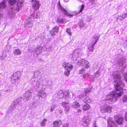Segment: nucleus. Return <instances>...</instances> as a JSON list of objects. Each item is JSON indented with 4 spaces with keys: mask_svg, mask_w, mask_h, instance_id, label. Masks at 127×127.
<instances>
[{
    "mask_svg": "<svg viewBox=\"0 0 127 127\" xmlns=\"http://www.w3.org/2000/svg\"><path fill=\"white\" fill-rule=\"evenodd\" d=\"M114 82L115 83L114 86L116 90L112 92L110 94L106 96L107 100L114 102L117 100L119 97L124 94L125 89L122 88L124 86V84L121 80V76L119 72L116 71L113 74Z\"/></svg>",
    "mask_w": 127,
    "mask_h": 127,
    "instance_id": "obj_1",
    "label": "nucleus"
},
{
    "mask_svg": "<svg viewBox=\"0 0 127 127\" xmlns=\"http://www.w3.org/2000/svg\"><path fill=\"white\" fill-rule=\"evenodd\" d=\"M23 6V2L18 1L17 2L16 6L15 8L11 7L9 10V14L10 15H14L16 13V11L19 12L20 10L21 9Z\"/></svg>",
    "mask_w": 127,
    "mask_h": 127,
    "instance_id": "obj_2",
    "label": "nucleus"
},
{
    "mask_svg": "<svg viewBox=\"0 0 127 127\" xmlns=\"http://www.w3.org/2000/svg\"><path fill=\"white\" fill-rule=\"evenodd\" d=\"M99 37L95 35L93 37V39L88 46V49L91 52H93L94 50V46L98 40Z\"/></svg>",
    "mask_w": 127,
    "mask_h": 127,
    "instance_id": "obj_3",
    "label": "nucleus"
},
{
    "mask_svg": "<svg viewBox=\"0 0 127 127\" xmlns=\"http://www.w3.org/2000/svg\"><path fill=\"white\" fill-rule=\"evenodd\" d=\"M77 64L80 66H84V67L86 68H88L90 67L89 62L84 59L78 61Z\"/></svg>",
    "mask_w": 127,
    "mask_h": 127,
    "instance_id": "obj_4",
    "label": "nucleus"
},
{
    "mask_svg": "<svg viewBox=\"0 0 127 127\" xmlns=\"http://www.w3.org/2000/svg\"><path fill=\"white\" fill-rule=\"evenodd\" d=\"M20 75L19 72H17L12 75L11 77V81L12 83H15L20 79Z\"/></svg>",
    "mask_w": 127,
    "mask_h": 127,
    "instance_id": "obj_5",
    "label": "nucleus"
},
{
    "mask_svg": "<svg viewBox=\"0 0 127 127\" xmlns=\"http://www.w3.org/2000/svg\"><path fill=\"white\" fill-rule=\"evenodd\" d=\"M32 7L35 10H38L40 4L39 3V1L36 0H32Z\"/></svg>",
    "mask_w": 127,
    "mask_h": 127,
    "instance_id": "obj_6",
    "label": "nucleus"
},
{
    "mask_svg": "<svg viewBox=\"0 0 127 127\" xmlns=\"http://www.w3.org/2000/svg\"><path fill=\"white\" fill-rule=\"evenodd\" d=\"M58 6V9L60 10H61L64 14L67 16H69L70 18H71L72 16V15H71L68 13L66 10L61 6L60 1L59 2Z\"/></svg>",
    "mask_w": 127,
    "mask_h": 127,
    "instance_id": "obj_7",
    "label": "nucleus"
},
{
    "mask_svg": "<svg viewBox=\"0 0 127 127\" xmlns=\"http://www.w3.org/2000/svg\"><path fill=\"white\" fill-rule=\"evenodd\" d=\"M63 66L65 69H66L71 71L73 69V65L70 63L64 62L63 64Z\"/></svg>",
    "mask_w": 127,
    "mask_h": 127,
    "instance_id": "obj_8",
    "label": "nucleus"
},
{
    "mask_svg": "<svg viewBox=\"0 0 127 127\" xmlns=\"http://www.w3.org/2000/svg\"><path fill=\"white\" fill-rule=\"evenodd\" d=\"M107 121L108 124V127H116L115 123L113 121L112 118H108L107 119Z\"/></svg>",
    "mask_w": 127,
    "mask_h": 127,
    "instance_id": "obj_9",
    "label": "nucleus"
},
{
    "mask_svg": "<svg viewBox=\"0 0 127 127\" xmlns=\"http://www.w3.org/2000/svg\"><path fill=\"white\" fill-rule=\"evenodd\" d=\"M91 119L89 116H84L82 119V121L87 125L90 124L91 123Z\"/></svg>",
    "mask_w": 127,
    "mask_h": 127,
    "instance_id": "obj_10",
    "label": "nucleus"
},
{
    "mask_svg": "<svg viewBox=\"0 0 127 127\" xmlns=\"http://www.w3.org/2000/svg\"><path fill=\"white\" fill-rule=\"evenodd\" d=\"M118 63L120 66H122L124 68L126 65V59L125 58H123L120 59L118 61Z\"/></svg>",
    "mask_w": 127,
    "mask_h": 127,
    "instance_id": "obj_11",
    "label": "nucleus"
},
{
    "mask_svg": "<svg viewBox=\"0 0 127 127\" xmlns=\"http://www.w3.org/2000/svg\"><path fill=\"white\" fill-rule=\"evenodd\" d=\"M112 109L111 107L109 106H107L106 107L104 106L102 107L101 108V110L102 111L104 112H106L109 113H110L111 112V110Z\"/></svg>",
    "mask_w": 127,
    "mask_h": 127,
    "instance_id": "obj_12",
    "label": "nucleus"
},
{
    "mask_svg": "<svg viewBox=\"0 0 127 127\" xmlns=\"http://www.w3.org/2000/svg\"><path fill=\"white\" fill-rule=\"evenodd\" d=\"M115 120L118 124H121L123 121V119L122 117L115 116L114 117Z\"/></svg>",
    "mask_w": 127,
    "mask_h": 127,
    "instance_id": "obj_13",
    "label": "nucleus"
},
{
    "mask_svg": "<svg viewBox=\"0 0 127 127\" xmlns=\"http://www.w3.org/2000/svg\"><path fill=\"white\" fill-rule=\"evenodd\" d=\"M36 86L40 91H44L45 89L44 84L43 83L40 84L38 82H37Z\"/></svg>",
    "mask_w": 127,
    "mask_h": 127,
    "instance_id": "obj_14",
    "label": "nucleus"
},
{
    "mask_svg": "<svg viewBox=\"0 0 127 127\" xmlns=\"http://www.w3.org/2000/svg\"><path fill=\"white\" fill-rule=\"evenodd\" d=\"M62 105L65 109V111L66 112L68 111L70 109V105L69 103L65 102L62 103Z\"/></svg>",
    "mask_w": 127,
    "mask_h": 127,
    "instance_id": "obj_15",
    "label": "nucleus"
},
{
    "mask_svg": "<svg viewBox=\"0 0 127 127\" xmlns=\"http://www.w3.org/2000/svg\"><path fill=\"white\" fill-rule=\"evenodd\" d=\"M73 95V94L71 92H69L67 91H66L64 93L65 99L66 100H68L71 97L70 94Z\"/></svg>",
    "mask_w": 127,
    "mask_h": 127,
    "instance_id": "obj_16",
    "label": "nucleus"
},
{
    "mask_svg": "<svg viewBox=\"0 0 127 127\" xmlns=\"http://www.w3.org/2000/svg\"><path fill=\"white\" fill-rule=\"evenodd\" d=\"M6 6L5 3V1L4 0L3 1L1 2L0 4V11L3 10L4 8H5Z\"/></svg>",
    "mask_w": 127,
    "mask_h": 127,
    "instance_id": "obj_17",
    "label": "nucleus"
},
{
    "mask_svg": "<svg viewBox=\"0 0 127 127\" xmlns=\"http://www.w3.org/2000/svg\"><path fill=\"white\" fill-rule=\"evenodd\" d=\"M32 93L30 91L26 92L25 94V98L28 100L32 97Z\"/></svg>",
    "mask_w": 127,
    "mask_h": 127,
    "instance_id": "obj_18",
    "label": "nucleus"
},
{
    "mask_svg": "<svg viewBox=\"0 0 127 127\" xmlns=\"http://www.w3.org/2000/svg\"><path fill=\"white\" fill-rule=\"evenodd\" d=\"M42 91H39L37 95L42 98H45L46 97V93Z\"/></svg>",
    "mask_w": 127,
    "mask_h": 127,
    "instance_id": "obj_19",
    "label": "nucleus"
},
{
    "mask_svg": "<svg viewBox=\"0 0 127 127\" xmlns=\"http://www.w3.org/2000/svg\"><path fill=\"white\" fill-rule=\"evenodd\" d=\"M80 51V50L79 49H76L74 52L73 56H74L76 58L78 57Z\"/></svg>",
    "mask_w": 127,
    "mask_h": 127,
    "instance_id": "obj_20",
    "label": "nucleus"
},
{
    "mask_svg": "<svg viewBox=\"0 0 127 127\" xmlns=\"http://www.w3.org/2000/svg\"><path fill=\"white\" fill-rule=\"evenodd\" d=\"M62 122L60 120L56 121L53 122V127H58L61 124Z\"/></svg>",
    "mask_w": 127,
    "mask_h": 127,
    "instance_id": "obj_21",
    "label": "nucleus"
},
{
    "mask_svg": "<svg viewBox=\"0 0 127 127\" xmlns=\"http://www.w3.org/2000/svg\"><path fill=\"white\" fill-rule=\"evenodd\" d=\"M57 98L58 99L62 98L64 95L63 91L61 90L58 93Z\"/></svg>",
    "mask_w": 127,
    "mask_h": 127,
    "instance_id": "obj_22",
    "label": "nucleus"
},
{
    "mask_svg": "<svg viewBox=\"0 0 127 127\" xmlns=\"http://www.w3.org/2000/svg\"><path fill=\"white\" fill-rule=\"evenodd\" d=\"M71 106L73 108H77L80 107V105L78 102L75 101L72 104Z\"/></svg>",
    "mask_w": 127,
    "mask_h": 127,
    "instance_id": "obj_23",
    "label": "nucleus"
},
{
    "mask_svg": "<svg viewBox=\"0 0 127 127\" xmlns=\"http://www.w3.org/2000/svg\"><path fill=\"white\" fill-rule=\"evenodd\" d=\"M17 105V104L13 101V103L9 107V108L10 111L16 108Z\"/></svg>",
    "mask_w": 127,
    "mask_h": 127,
    "instance_id": "obj_24",
    "label": "nucleus"
},
{
    "mask_svg": "<svg viewBox=\"0 0 127 127\" xmlns=\"http://www.w3.org/2000/svg\"><path fill=\"white\" fill-rule=\"evenodd\" d=\"M47 121V119H44L41 121L40 123V126L42 127H44L46 124Z\"/></svg>",
    "mask_w": 127,
    "mask_h": 127,
    "instance_id": "obj_25",
    "label": "nucleus"
},
{
    "mask_svg": "<svg viewBox=\"0 0 127 127\" xmlns=\"http://www.w3.org/2000/svg\"><path fill=\"white\" fill-rule=\"evenodd\" d=\"M22 97H19L17 99L14 100V102L18 104L20 102L22 101Z\"/></svg>",
    "mask_w": 127,
    "mask_h": 127,
    "instance_id": "obj_26",
    "label": "nucleus"
},
{
    "mask_svg": "<svg viewBox=\"0 0 127 127\" xmlns=\"http://www.w3.org/2000/svg\"><path fill=\"white\" fill-rule=\"evenodd\" d=\"M14 53L17 55H20L21 54V51L19 49H15L14 51Z\"/></svg>",
    "mask_w": 127,
    "mask_h": 127,
    "instance_id": "obj_27",
    "label": "nucleus"
},
{
    "mask_svg": "<svg viewBox=\"0 0 127 127\" xmlns=\"http://www.w3.org/2000/svg\"><path fill=\"white\" fill-rule=\"evenodd\" d=\"M83 101L85 102L90 103L91 102V100L90 98L87 96H86Z\"/></svg>",
    "mask_w": 127,
    "mask_h": 127,
    "instance_id": "obj_28",
    "label": "nucleus"
},
{
    "mask_svg": "<svg viewBox=\"0 0 127 127\" xmlns=\"http://www.w3.org/2000/svg\"><path fill=\"white\" fill-rule=\"evenodd\" d=\"M90 108V106L86 104L84 105L83 107V109L85 110H89Z\"/></svg>",
    "mask_w": 127,
    "mask_h": 127,
    "instance_id": "obj_29",
    "label": "nucleus"
},
{
    "mask_svg": "<svg viewBox=\"0 0 127 127\" xmlns=\"http://www.w3.org/2000/svg\"><path fill=\"white\" fill-rule=\"evenodd\" d=\"M65 71L64 72V74L66 76H68L69 75L71 70H69L66 69H65Z\"/></svg>",
    "mask_w": 127,
    "mask_h": 127,
    "instance_id": "obj_30",
    "label": "nucleus"
},
{
    "mask_svg": "<svg viewBox=\"0 0 127 127\" xmlns=\"http://www.w3.org/2000/svg\"><path fill=\"white\" fill-rule=\"evenodd\" d=\"M57 22L59 23H63L64 22V19L60 18H58L57 19Z\"/></svg>",
    "mask_w": 127,
    "mask_h": 127,
    "instance_id": "obj_31",
    "label": "nucleus"
},
{
    "mask_svg": "<svg viewBox=\"0 0 127 127\" xmlns=\"http://www.w3.org/2000/svg\"><path fill=\"white\" fill-rule=\"evenodd\" d=\"M127 16V13H125L122 15H121L120 16V17L121 18V19H120L122 20L125 18Z\"/></svg>",
    "mask_w": 127,
    "mask_h": 127,
    "instance_id": "obj_32",
    "label": "nucleus"
},
{
    "mask_svg": "<svg viewBox=\"0 0 127 127\" xmlns=\"http://www.w3.org/2000/svg\"><path fill=\"white\" fill-rule=\"evenodd\" d=\"M59 28L58 26H56L55 27L53 28L52 30L54 31L56 33H57L59 31Z\"/></svg>",
    "mask_w": 127,
    "mask_h": 127,
    "instance_id": "obj_33",
    "label": "nucleus"
},
{
    "mask_svg": "<svg viewBox=\"0 0 127 127\" xmlns=\"http://www.w3.org/2000/svg\"><path fill=\"white\" fill-rule=\"evenodd\" d=\"M52 82L51 80H49L46 82V85L50 87L52 86Z\"/></svg>",
    "mask_w": 127,
    "mask_h": 127,
    "instance_id": "obj_34",
    "label": "nucleus"
},
{
    "mask_svg": "<svg viewBox=\"0 0 127 127\" xmlns=\"http://www.w3.org/2000/svg\"><path fill=\"white\" fill-rule=\"evenodd\" d=\"M85 68L83 67V68L79 70V73L80 74H83L84 73L86 70L85 69Z\"/></svg>",
    "mask_w": 127,
    "mask_h": 127,
    "instance_id": "obj_35",
    "label": "nucleus"
},
{
    "mask_svg": "<svg viewBox=\"0 0 127 127\" xmlns=\"http://www.w3.org/2000/svg\"><path fill=\"white\" fill-rule=\"evenodd\" d=\"M84 5H81V7L80 8V10L78 12H77V13L76 14L77 15V14H78L80 13L84 9Z\"/></svg>",
    "mask_w": 127,
    "mask_h": 127,
    "instance_id": "obj_36",
    "label": "nucleus"
},
{
    "mask_svg": "<svg viewBox=\"0 0 127 127\" xmlns=\"http://www.w3.org/2000/svg\"><path fill=\"white\" fill-rule=\"evenodd\" d=\"M66 32L69 34V35L71 36V35L72 32H71L70 29L69 28H67L66 29Z\"/></svg>",
    "mask_w": 127,
    "mask_h": 127,
    "instance_id": "obj_37",
    "label": "nucleus"
},
{
    "mask_svg": "<svg viewBox=\"0 0 127 127\" xmlns=\"http://www.w3.org/2000/svg\"><path fill=\"white\" fill-rule=\"evenodd\" d=\"M16 1L15 0H10L9 1V3L11 5H12L15 3Z\"/></svg>",
    "mask_w": 127,
    "mask_h": 127,
    "instance_id": "obj_38",
    "label": "nucleus"
},
{
    "mask_svg": "<svg viewBox=\"0 0 127 127\" xmlns=\"http://www.w3.org/2000/svg\"><path fill=\"white\" fill-rule=\"evenodd\" d=\"M100 75V72L98 71H97L95 74V76L96 77H99Z\"/></svg>",
    "mask_w": 127,
    "mask_h": 127,
    "instance_id": "obj_39",
    "label": "nucleus"
},
{
    "mask_svg": "<svg viewBox=\"0 0 127 127\" xmlns=\"http://www.w3.org/2000/svg\"><path fill=\"white\" fill-rule=\"evenodd\" d=\"M90 91V89H85V91H84V93H85V95H86V94L89 93Z\"/></svg>",
    "mask_w": 127,
    "mask_h": 127,
    "instance_id": "obj_40",
    "label": "nucleus"
},
{
    "mask_svg": "<svg viewBox=\"0 0 127 127\" xmlns=\"http://www.w3.org/2000/svg\"><path fill=\"white\" fill-rule=\"evenodd\" d=\"M127 100V96L125 95L123 97V101L124 102H126Z\"/></svg>",
    "mask_w": 127,
    "mask_h": 127,
    "instance_id": "obj_41",
    "label": "nucleus"
},
{
    "mask_svg": "<svg viewBox=\"0 0 127 127\" xmlns=\"http://www.w3.org/2000/svg\"><path fill=\"white\" fill-rule=\"evenodd\" d=\"M55 105H52L51 106V108L50 109V111L52 112L54 110V108L56 107Z\"/></svg>",
    "mask_w": 127,
    "mask_h": 127,
    "instance_id": "obj_42",
    "label": "nucleus"
},
{
    "mask_svg": "<svg viewBox=\"0 0 127 127\" xmlns=\"http://www.w3.org/2000/svg\"><path fill=\"white\" fill-rule=\"evenodd\" d=\"M88 73L84 74L82 75V77L84 78H87L89 76Z\"/></svg>",
    "mask_w": 127,
    "mask_h": 127,
    "instance_id": "obj_43",
    "label": "nucleus"
},
{
    "mask_svg": "<svg viewBox=\"0 0 127 127\" xmlns=\"http://www.w3.org/2000/svg\"><path fill=\"white\" fill-rule=\"evenodd\" d=\"M31 16L32 17L34 18H36L37 16V14L36 13H34L33 14H32L31 15Z\"/></svg>",
    "mask_w": 127,
    "mask_h": 127,
    "instance_id": "obj_44",
    "label": "nucleus"
},
{
    "mask_svg": "<svg viewBox=\"0 0 127 127\" xmlns=\"http://www.w3.org/2000/svg\"><path fill=\"white\" fill-rule=\"evenodd\" d=\"M50 33L52 35H55V33H56L55 32L52 30L50 31Z\"/></svg>",
    "mask_w": 127,
    "mask_h": 127,
    "instance_id": "obj_45",
    "label": "nucleus"
},
{
    "mask_svg": "<svg viewBox=\"0 0 127 127\" xmlns=\"http://www.w3.org/2000/svg\"><path fill=\"white\" fill-rule=\"evenodd\" d=\"M85 95V94H84L83 93H82L81 95L78 96V97L80 98H83Z\"/></svg>",
    "mask_w": 127,
    "mask_h": 127,
    "instance_id": "obj_46",
    "label": "nucleus"
},
{
    "mask_svg": "<svg viewBox=\"0 0 127 127\" xmlns=\"http://www.w3.org/2000/svg\"><path fill=\"white\" fill-rule=\"evenodd\" d=\"M69 124L65 123L62 126V127H68Z\"/></svg>",
    "mask_w": 127,
    "mask_h": 127,
    "instance_id": "obj_47",
    "label": "nucleus"
},
{
    "mask_svg": "<svg viewBox=\"0 0 127 127\" xmlns=\"http://www.w3.org/2000/svg\"><path fill=\"white\" fill-rule=\"evenodd\" d=\"M84 24L82 22V24H81V23H80L79 24V26L81 28H83L84 26Z\"/></svg>",
    "mask_w": 127,
    "mask_h": 127,
    "instance_id": "obj_48",
    "label": "nucleus"
},
{
    "mask_svg": "<svg viewBox=\"0 0 127 127\" xmlns=\"http://www.w3.org/2000/svg\"><path fill=\"white\" fill-rule=\"evenodd\" d=\"M93 127H98L97 126V125L96 124V122H95V123H94Z\"/></svg>",
    "mask_w": 127,
    "mask_h": 127,
    "instance_id": "obj_49",
    "label": "nucleus"
},
{
    "mask_svg": "<svg viewBox=\"0 0 127 127\" xmlns=\"http://www.w3.org/2000/svg\"><path fill=\"white\" fill-rule=\"evenodd\" d=\"M125 118L126 121H127V111L125 113Z\"/></svg>",
    "mask_w": 127,
    "mask_h": 127,
    "instance_id": "obj_50",
    "label": "nucleus"
},
{
    "mask_svg": "<svg viewBox=\"0 0 127 127\" xmlns=\"http://www.w3.org/2000/svg\"><path fill=\"white\" fill-rule=\"evenodd\" d=\"M36 53L37 54H39V52H40V51L39 50V48H37V49L36 51Z\"/></svg>",
    "mask_w": 127,
    "mask_h": 127,
    "instance_id": "obj_51",
    "label": "nucleus"
},
{
    "mask_svg": "<svg viewBox=\"0 0 127 127\" xmlns=\"http://www.w3.org/2000/svg\"><path fill=\"white\" fill-rule=\"evenodd\" d=\"M63 112V111H62V110H59V113H60V114H61Z\"/></svg>",
    "mask_w": 127,
    "mask_h": 127,
    "instance_id": "obj_52",
    "label": "nucleus"
},
{
    "mask_svg": "<svg viewBox=\"0 0 127 127\" xmlns=\"http://www.w3.org/2000/svg\"><path fill=\"white\" fill-rule=\"evenodd\" d=\"M92 3L94 5H96L97 4V2L95 1H93L92 2Z\"/></svg>",
    "mask_w": 127,
    "mask_h": 127,
    "instance_id": "obj_53",
    "label": "nucleus"
},
{
    "mask_svg": "<svg viewBox=\"0 0 127 127\" xmlns=\"http://www.w3.org/2000/svg\"><path fill=\"white\" fill-rule=\"evenodd\" d=\"M77 112H81V110L80 109H78Z\"/></svg>",
    "mask_w": 127,
    "mask_h": 127,
    "instance_id": "obj_54",
    "label": "nucleus"
},
{
    "mask_svg": "<svg viewBox=\"0 0 127 127\" xmlns=\"http://www.w3.org/2000/svg\"><path fill=\"white\" fill-rule=\"evenodd\" d=\"M89 0L91 1V2H93V1H95V0Z\"/></svg>",
    "mask_w": 127,
    "mask_h": 127,
    "instance_id": "obj_55",
    "label": "nucleus"
},
{
    "mask_svg": "<svg viewBox=\"0 0 127 127\" xmlns=\"http://www.w3.org/2000/svg\"><path fill=\"white\" fill-rule=\"evenodd\" d=\"M69 1V0H64V1L65 2H67Z\"/></svg>",
    "mask_w": 127,
    "mask_h": 127,
    "instance_id": "obj_56",
    "label": "nucleus"
},
{
    "mask_svg": "<svg viewBox=\"0 0 127 127\" xmlns=\"http://www.w3.org/2000/svg\"><path fill=\"white\" fill-rule=\"evenodd\" d=\"M32 26V24H31V26H28V27H31Z\"/></svg>",
    "mask_w": 127,
    "mask_h": 127,
    "instance_id": "obj_57",
    "label": "nucleus"
},
{
    "mask_svg": "<svg viewBox=\"0 0 127 127\" xmlns=\"http://www.w3.org/2000/svg\"><path fill=\"white\" fill-rule=\"evenodd\" d=\"M31 23H30L29 24H28V25H29V24H31Z\"/></svg>",
    "mask_w": 127,
    "mask_h": 127,
    "instance_id": "obj_58",
    "label": "nucleus"
},
{
    "mask_svg": "<svg viewBox=\"0 0 127 127\" xmlns=\"http://www.w3.org/2000/svg\"><path fill=\"white\" fill-rule=\"evenodd\" d=\"M126 127H127V126Z\"/></svg>",
    "mask_w": 127,
    "mask_h": 127,
    "instance_id": "obj_59",
    "label": "nucleus"
}]
</instances>
